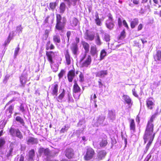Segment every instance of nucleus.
I'll list each match as a JSON object with an SVG mask.
<instances>
[{
	"label": "nucleus",
	"instance_id": "f257e3e1",
	"mask_svg": "<svg viewBox=\"0 0 161 161\" xmlns=\"http://www.w3.org/2000/svg\"><path fill=\"white\" fill-rule=\"evenodd\" d=\"M66 23V19L65 17H62L59 14H56V24L55 29L62 32L64 31Z\"/></svg>",
	"mask_w": 161,
	"mask_h": 161
},
{
	"label": "nucleus",
	"instance_id": "f03ea898",
	"mask_svg": "<svg viewBox=\"0 0 161 161\" xmlns=\"http://www.w3.org/2000/svg\"><path fill=\"white\" fill-rule=\"evenodd\" d=\"M155 133L153 134H149V133H144L143 139L144 140V142L146 143L147 141L148 142L147 144L146 147V151H147L149 149L151 144L154 140Z\"/></svg>",
	"mask_w": 161,
	"mask_h": 161
},
{
	"label": "nucleus",
	"instance_id": "7ed1b4c3",
	"mask_svg": "<svg viewBox=\"0 0 161 161\" xmlns=\"http://www.w3.org/2000/svg\"><path fill=\"white\" fill-rule=\"evenodd\" d=\"M95 153L94 150L92 147L88 148L86 151V152L84 157L85 160L88 161L94 158Z\"/></svg>",
	"mask_w": 161,
	"mask_h": 161
},
{
	"label": "nucleus",
	"instance_id": "20e7f679",
	"mask_svg": "<svg viewBox=\"0 0 161 161\" xmlns=\"http://www.w3.org/2000/svg\"><path fill=\"white\" fill-rule=\"evenodd\" d=\"M81 42L83 47L85 51V54L83 57L81 58L80 60V62H82L85 58L86 55V53L89 52L90 48V45L87 42L85 41H82Z\"/></svg>",
	"mask_w": 161,
	"mask_h": 161
},
{
	"label": "nucleus",
	"instance_id": "39448f33",
	"mask_svg": "<svg viewBox=\"0 0 161 161\" xmlns=\"http://www.w3.org/2000/svg\"><path fill=\"white\" fill-rule=\"evenodd\" d=\"M64 153L65 156L68 159H70L74 158L75 153L72 148L70 147L66 148Z\"/></svg>",
	"mask_w": 161,
	"mask_h": 161
},
{
	"label": "nucleus",
	"instance_id": "423d86ee",
	"mask_svg": "<svg viewBox=\"0 0 161 161\" xmlns=\"http://www.w3.org/2000/svg\"><path fill=\"white\" fill-rule=\"evenodd\" d=\"M85 38L87 40L90 41H93L95 39V34L94 33H91L90 31L87 29L84 33Z\"/></svg>",
	"mask_w": 161,
	"mask_h": 161
},
{
	"label": "nucleus",
	"instance_id": "0eeeda50",
	"mask_svg": "<svg viewBox=\"0 0 161 161\" xmlns=\"http://www.w3.org/2000/svg\"><path fill=\"white\" fill-rule=\"evenodd\" d=\"M70 49L73 55L75 56L78 55L79 52V49L78 45L77 43H72L70 46Z\"/></svg>",
	"mask_w": 161,
	"mask_h": 161
},
{
	"label": "nucleus",
	"instance_id": "6e6552de",
	"mask_svg": "<svg viewBox=\"0 0 161 161\" xmlns=\"http://www.w3.org/2000/svg\"><path fill=\"white\" fill-rule=\"evenodd\" d=\"M55 53L53 51H46V55L51 65L54 63L53 58L55 57Z\"/></svg>",
	"mask_w": 161,
	"mask_h": 161
},
{
	"label": "nucleus",
	"instance_id": "1a4fd4ad",
	"mask_svg": "<svg viewBox=\"0 0 161 161\" xmlns=\"http://www.w3.org/2000/svg\"><path fill=\"white\" fill-rule=\"evenodd\" d=\"M92 61V58L90 55H88L86 59L81 64V67H87L91 64Z\"/></svg>",
	"mask_w": 161,
	"mask_h": 161
},
{
	"label": "nucleus",
	"instance_id": "9d476101",
	"mask_svg": "<svg viewBox=\"0 0 161 161\" xmlns=\"http://www.w3.org/2000/svg\"><path fill=\"white\" fill-rule=\"evenodd\" d=\"M75 76V71L74 69H71L69 71L67 75L68 81L69 82H72Z\"/></svg>",
	"mask_w": 161,
	"mask_h": 161
},
{
	"label": "nucleus",
	"instance_id": "9b49d317",
	"mask_svg": "<svg viewBox=\"0 0 161 161\" xmlns=\"http://www.w3.org/2000/svg\"><path fill=\"white\" fill-rule=\"evenodd\" d=\"M27 144L29 145H36L38 143L37 138L29 136L26 140Z\"/></svg>",
	"mask_w": 161,
	"mask_h": 161
},
{
	"label": "nucleus",
	"instance_id": "f8f14e48",
	"mask_svg": "<svg viewBox=\"0 0 161 161\" xmlns=\"http://www.w3.org/2000/svg\"><path fill=\"white\" fill-rule=\"evenodd\" d=\"M125 103L127 104L130 108L133 104V102L131 98L128 95L124 94L122 96Z\"/></svg>",
	"mask_w": 161,
	"mask_h": 161
},
{
	"label": "nucleus",
	"instance_id": "ddd939ff",
	"mask_svg": "<svg viewBox=\"0 0 161 161\" xmlns=\"http://www.w3.org/2000/svg\"><path fill=\"white\" fill-rule=\"evenodd\" d=\"M152 97H150L147 99L146 101V104L148 109L152 110L153 108L154 103Z\"/></svg>",
	"mask_w": 161,
	"mask_h": 161
},
{
	"label": "nucleus",
	"instance_id": "4468645a",
	"mask_svg": "<svg viewBox=\"0 0 161 161\" xmlns=\"http://www.w3.org/2000/svg\"><path fill=\"white\" fill-rule=\"evenodd\" d=\"M58 82H55L52 85L51 94L53 95L57 96L58 94Z\"/></svg>",
	"mask_w": 161,
	"mask_h": 161
},
{
	"label": "nucleus",
	"instance_id": "2eb2a0df",
	"mask_svg": "<svg viewBox=\"0 0 161 161\" xmlns=\"http://www.w3.org/2000/svg\"><path fill=\"white\" fill-rule=\"evenodd\" d=\"M107 152L104 150H99L97 153V158L98 160H102L104 158L107 154Z\"/></svg>",
	"mask_w": 161,
	"mask_h": 161
},
{
	"label": "nucleus",
	"instance_id": "dca6fc26",
	"mask_svg": "<svg viewBox=\"0 0 161 161\" xmlns=\"http://www.w3.org/2000/svg\"><path fill=\"white\" fill-rule=\"evenodd\" d=\"M154 125L147 123L145 130V133L153 134L154 130Z\"/></svg>",
	"mask_w": 161,
	"mask_h": 161
},
{
	"label": "nucleus",
	"instance_id": "f3484780",
	"mask_svg": "<svg viewBox=\"0 0 161 161\" xmlns=\"http://www.w3.org/2000/svg\"><path fill=\"white\" fill-rule=\"evenodd\" d=\"M64 55L66 64L68 65H70L71 63V58L68 49H67L65 50Z\"/></svg>",
	"mask_w": 161,
	"mask_h": 161
},
{
	"label": "nucleus",
	"instance_id": "a211bd4d",
	"mask_svg": "<svg viewBox=\"0 0 161 161\" xmlns=\"http://www.w3.org/2000/svg\"><path fill=\"white\" fill-rule=\"evenodd\" d=\"M108 74V70H101L96 73V76L97 77H104Z\"/></svg>",
	"mask_w": 161,
	"mask_h": 161
},
{
	"label": "nucleus",
	"instance_id": "6ab92c4d",
	"mask_svg": "<svg viewBox=\"0 0 161 161\" xmlns=\"http://www.w3.org/2000/svg\"><path fill=\"white\" fill-rule=\"evenodd\" d=\"M74 84L73 86L72 91L73 93H77L80 92L81 89L77 84V81H74Z\"/></svg>",
	"mask_w": 161,
	"mask_h": 161
},
{
	"label": "nucleus",
	"instance_id": "aec40b11",
	"mask_svg": "<svg viewBox=\"0 0 161 161\" xmlns=\"http://www.w3.org/2000/svg\"><path fill=\"white\" fill-rule=\"evenodd\" d=\"M90 53L92 56L97 55L98 51L96 45H95L91 46Z\"/></svg>",
	"mask_w": 161,
	"mask_h": 161
},
{
	"label": "nucleus",
	"instance_id": "412c9836",
	"mask_svg": "<svg viewBox=\"0 0 161 161\" xmlns=\"http://www.w3.org/2000/svg\"><path fill=\"white\" fill-rule=\"evenodd\" d=\"M153 58L155 61H161V51H157L155 54L153 56Z\"/></svg>",
	"mask_w": 161,
	"mask_h": 161
},
{
	"label": "nucleus",
	"instance_id": "4be33fe9",
	"mask_svg": "<svg viewBox=\"0 0 161 161\" xmlns=\"http://www.w3.org/2000/svg\"><path fill=\"white\" fill-rule=\"evenodd\" d=\"M65 95V91L64 89H63V91L61 93H60L59 95L57 97V101L60 103H62L63 101Z\"/></svg>",
	"mask_w": 161,
	"mask_h": 161
},
{
	"label": "nucleus",
	"instance_id": "5701e85b",
	"mask_svg": "<svg viewBox=\"0 0 161 161\" xmlns=\"http://www.w3.org/2000/svg\"><path fill=\"white\" fill-rule=\"evenodd\" d=\"M108 142L107 137L103 138L99 142V145L100 147H104L108 144Z\"/></svg>",
	"mask_w": 161,
	"mask_h": 161
},
{
	"label": "nucleus",
	"instance_id": "b1692460",
	"mask_svg": "<svg viewBox=\"0 0 161 161\" xmlns=\"http://www.w3.org/2000/svg\"><path fill=\"white\" fill-rule=\"evenodd\" d=\"M45 48L47 50H53L55 48V46L53 43H51L49 40L47 42L45 46Z\"/></svg>",
	"mask_w": 161,
	"mask_h": 161
},
{
	"label": "nucleus",
	"instance_id": "393cba45",
	"mask_svg": "<svg viewBox=\"0 0 161 161\" xmlns=\"http://www.w3.org/2000/svg\"><path fill=\"white\" fill-rule=\"evenodd\" d=\"M100 32L101 33L104 34L103 37V40H104L106 42H109L110 40V37L109 35L107 33H104V31L103 30H101Z\"/></svg>",
	"mask_w": 161,
	"mask_h": 161
},
{
	"label": "nucleus",
	"instance_id": "a878e982",
	"mask_svg": "<svg viewBox=\"0 0 161 161\" xmlns=\"http://www.w3.org/2000/svg\"><path fill=\"white\" fill-rule=\"evenodd\" d=\"M130 130L135 132L136 130V125L134 119H130Z\"/></svg>",
	"mask_w": 161,
	"mask_h": 161
},
{
	"label": "nucleus",
	"instance_id": "bb28decb",
	"mask_svg": "<svg viewBox=\"0 0 161 161\" xmlns=\"http://www.w3.org/2000/svg\"><path fill=\"white\" fill-rule=\"evenodd\" d=\"M79 22L78 19L76 18H73L70 21V25L72 27L76 26Z\"/></svg>",
	"mask_w": 161,
	"mask_h": 161
},
{
	"label": "nucleus",
	"instance_id": "cd10ccee",
	"mask_svg": "<svg viewBox=\"0 0 161 161\" xmlns=\"http://www.w3.org/2000/svg\"><path fill=\"white\" fill-rule=\"evenodd\" d=\"M95 42L96 44L98 46H100L102 44L100 36L98 33L96 34V37L95 39Z\"/></svg>",
	"mask_w": 161,
	"mask_h": 161
},
{
	"label": "nucleus",
	"instance_id": "c85d7f7f",
	"mask_svg": "<svg viewBox=\"0 0 161 161\" xmlns=\"http://www.w3.org/2000/svg\"><path fill=\"white\" fill-rule=\"evenodd\" d=\"M138 19L137 18H135L133 19V20L131 21L130 23V25L132 29L134 28L136 25L138 24Z\"/></svg>",
	"mask_w": 161,
	"mask_h": 161
},
{
	"label": "nucleus",
	"instance_id": "c756f323",
	"mask_svg": "<svg viewBox=\"0 0 161 161\" xmlns=\"http://www.w3.org/2000/svg\"><path fill=\"white\" fill-rule=\"evenodd\" d=\"M29 159L30 160H33V158L35 156V152L34 149H32L29 152Z\"/></svg>",
	"mask_w": 161,
	"mask_h": 161
},
{
	"label": "nucleus",
	"instance_id": "7c9ffc66",
	"mask_svg": "<svg viewBox=\"0 0 161 161\" xmlns=\"http://www.w3.org/2000/svg\"><path fill=\"white\" fill-rule=\"evenodd\" d=\"M108 117L111 119H114L115 118V114L114 111L112 110H109L108 114Z\"/></svg>",
	"mask_w": 161,
	"mask_h": 161
},
{
	"label": "nucleus",
	"instance_id": "2f4dec72",
	"mask_svg": "<svg viewBox=\"0 0 161 161\" xmlns=\"http://www.w3.org/2000/svg\"><path fill=\"white\" fill-rule=\"evenodd\" d=\"M53 42L56 44L60 43L61 39L59 36L58 35H54L53 36Z\"/></svg>",
	"mask_w": 161,
	"mask_h": 161
},
{
	"label": "nucleus",
	"instance_id": "473e14b6",
	"mask_svg": "<svg viewBox=\"0 0 161 161\" xmlns=\"http://www.w3.org/2000/svg\"><path fill=\"white\" fill-rule=\"evenodd\" d=\"M66 5L64 2L60 3L59 6L60 13L62 14L64 13L66 9Z\"/></svg>",
	"mask_w": 161,
	"mask_h": 161
},
{
	"label": "nucleus",
	"instance_id": "72a5a7b5",
	"mask_svg": "<svg viewBox=\"0 0 161 161\" xmlns=\"http://www.w3.org/2000/svg\"><path fill=\"white\" fill-rule=\"evenodd\" d=\"M157 114V113H155L153 114L150 118L149 120L148 121L147 123L151 125H154L153 124V122L154 120L156 117Z\"/></svg>",
	"mask_w": 161,
	"mask_h": 161
},
{
	"label": "nucleus",
	"instance_id": "f704fd0d",
	"mask_svg": "<svg viewBox=\"0 0 161 161\" xmlns=\"http://www.w3.org/2000/svg\"><path fill=\"white\" fill-rule=\"evenodd\" d=\"M126 34L125 30L124 29L120 32L119 36L118 37L119 40H121L124 39L126 37Z\"/></svg>",
	"mask_w": 161,
	"mask_h": 161
},
{
	"label": "nucleus",
	"instance_id": "c9c22d12",
	"mask_svg": "<svg viewBox=\"0 0 161 161\" xmlns=\"http://www.w3.org/2000/svg\"><path fill=\"white\" fill-rule=\"evenodd\" d=\"M105 117L104 116L99 115L97 119V123L100 124H103L105 119Z\"/></svg>",
	"mask_w": 161,
	"mask_h": 161
},
{
	"label": "nucleus",
	"instance_id": "e433bc0d",
	"mask_svg": "<svg viewBox=\"0 0 161 161\" xmlns=\"http://www.w3.org/2000/svg\"><path fill=\"white\" fill-rule=\"evenodd\" d=\"M96 18L95 21L96 24L99 26H100L102 25V23L100 19L99 18L98 13H97L95 15Z\"/></svg>",
	"mask_w": 161,
	"mask_h": 161
},
{
	"label": "nucleus",
	"instance_id": "4c0bfd02",
	"mask_svg": "<svg viewBox=\"0 0 161 161\" xmlns=\"http://www.w3.org/2000/svg\"><path fill=\"white\" fill-rule=\"evenodd\" d=\"M14 136L20 139H22L23 138V136L19 129H16V133Z\"/></svg>",
	"mask_w": 161,
	"mask_h": 161
},
{
	"label": "nucleus",
	"instance_id": "58836bf2",
	"mask_svg": "<svg viewBox=\"0 0 161 161\" xmlns=\"http://www.w3.org/2000/svg\"><path fill=\"white\" fill-rule=\"evenodd\" d=\"M82 126V128L80 129V130L83 131L86 127V126L84 125V122L81 120L77 124V126L80 127Z\"/></svg>",
	"mask_w": 161,
	"mask_h": 161
},
{
	"label": "nucleus",
	"instance_id": "ea45409f",
	"mask_svg": "<svg viewBox=\"0 0 161 161\" xmlns=\"http://www.w3.org/2000/svg\"><path fill=\"white\" fill-rule=\"evenodd\" d=\"M107 52L104 49L102 50L100 53V60L103 59L104 57L106 56Z\"/></svg>",
	"mask_w": 161,
	"mask_h": 161
},
{
	"label": "nucleus",
	"instance_id": "a19ab883",
	"mask_svg": "<svg viewBox=\"0 0 161 161\" xmlns=\"http://www.w3.org/2000/svg\"><path fill=\"white\" fill-rule=\"evenodd\" d=\"M15 119L17 121L19 122L23 126L25 125V123L24 121L21 117L19 116H17L15 118Z\"/></svg>",
	"mask_w": 161,
	"mask_h": 161
},
{
	"label": "nucleus",
	"instance_id": "79ce46f5",
	"mask_svg": "<svg viewBox=\"0 0 161 161\" xmlns=\"http://www.w3.org/2000/svg\"><path fill=\"white\" fill-rule=\"evenodd\" d=\"M50 30L46 29L45 30V32L43 35L42 38L43 39L46 40L48 36Z\"/></svg>",
	"mask_w": 161,
	"mask_h": 161
},
{
	"label": "nucleus",
	"instance_id": "37998d69",
	"mask_svg": "<svg viewBox=\"0 0 161 161\" xmlns=\"http://www.w3.org/2000/svg\"><path fill=\"white\" fill-rule=\"evenodd\" d=\"M105 25L106 27L110 30L113 29L114 25V23L112 22L106 23Z\"/></svg>",
	"mask_w": 161,
	"mask_h": 161
},
{
	"label": "nucleus",
	"instance_id": "c03bdc74",
	"mask_svg": "<svg viewBox=\"0 0 161 161\" xmlns=\"http://www.w3.org/2000/svg\"><path fill=\"white\" fill-rule=\"evenodd\" d=\"M16 129H15L14 127H11L9 129V132L11 136H14L16 134Z\"/></svg>",
	"mask_w": 161,
	"mask_h": 161
},
{
	"label": "nucleus",
	"instance_id": "a18cd8bd",
	"mask_svg": "<svg viewBox=\"0 0 161 161\" xmlns=\"http://www.w3.org/2000/svg\"><path fill=\"white\" fill-rule=\"evenodd\" d=\"M57 5L56 2H51L49 3V7L52 10H53Z\"/></svg>",
	"mask_w": 161,
	"mask_h": 161
},
{
	"label": "nucleus",
	"instance_id": "49530a36",
	"mask_svg": "<svg viewBox=\"0 0 161 161\" xmlns=\"http://www.w3.org/2000/svg\"><path fill=\"white\" fill-rule=\"evenodd\" d=\"M14 109V105H10L6 110V111H8L10 114H12Z\"/></svg>",
	"mask_w": 161,
	"mask_h": 161
},
{
	"label": "nucleus",
	"instance_id": "de8ad7c7",
	"mask_svg": "<svg viewBox=\"0 0 161 161\" xmlns=\"http://www.w3.org/2000/svg\"><path fill=\"white\" fill-rule=\"evenodd\" d=\"M79 81L80 82H82L84 81L85 79L84 77L83 74L82 72H80V74L79 75Z\"/></svg>",
	"mask_w": 161,
	"mask_h": 161
},
{
	"label": "nucleus",
	"instance_id": "09e8293b",
	"mask_svg": "<svg viewBox=\"0 0 161 161\" xmlns=\"http://www.w3.org/2000/svg\"><path fill=\"white\" fill-rule=\"evenodd\" d=\"M6 143L5 139L3 137L0 138V148L3 147Z\"/></svg>",
	"mask_w": 161,
	"mask_h": 161
},
{
	"label": "nucleus",
	"instance_id": "8fccbe9b",
	"mask_svg": "<svg viewBox=\"0 0 161 161\" xmlns=\"http://www.w3.org/2000/svg\"><path fill=\"white\" fill-rule=\"evenodd\" d=\"M65 73V71L64 69H61L58 75V77L59 79L62 78L64 75Z\"/></svg>",
	"mask_w": 161,
	"mask_h": 161
},
{
	"label": "nucleus",
	"instance_id": "3c124183",
	"mask_svg": "<svg viewBox=\"0 0 161 161\" xmlns=\"http://www.w3.org/2000/svg\"><path fill=\"white\" fill-rule=\"evenodd\" d=\"M20 81L22 85L24 86L26 82V80L25 78L22 76L20 78Z\"/></svg>",
	"mask_w": 161,
	"mask_h": 161
},
{
	"label": "nucleus",
	"instance_id": "603ef678",
	"mask_svg": "<svg viewBox=\"0 0 161 161\" xmlns=\"http://www.w3.org/2000/svg\"><path fill=\"white\" fill-rule=\"evenodd\" d=\"M13 150V148L11 147L10 148L8 152L7 153L6 156L7 158H9L10 157L12 156V153Z\"/></svg>",
	"mask_w": 161,
	"mask_h": 161
},
{
	"label": "nucleus",
	"instance_id": "864d4df0",
	"mask_svg": "<svg viewBox=\"0 0 161 161\" xmlns=\"http://www.w3.org/2000/svg\"><path fill=\"white\" fill-rule=\"evenodd\" d=\"M43 153L45 156L48 157V156H49L50 154V151L48 148H46L45 149Z\"/></svg>",
	"mask_w": 161,
	"mask_h": 161
},
{
	"label": "nucleus",
	"instance_id": "5fc2aeb1",
	"mask_svg": "<svg viewBox=\"0 0 161 161\" xmlns=\"http://www.w3.org/2000/svg\"><path fill=\"white\" fill-rule=\"evenodd\" d=\"M14 33L12 34H11V33H10L9 34V35L7 38V41H8V42H10L11 40L13 39V34Z\"/></svg>",
	"mask_w": 161,
	"mask_h": 161
},
{
	"label": "nucleus",
	"instance_id": "6e6d98bb",
	"mask_svg": "<svg viewBox=\"0 0 161 161\" xmlns=\"http://www.w3.org/2000/svg\"><path fill=\"white\" fill-rule=\"evenodd\" d=\"M68 127H67L65 125L64 127L62 128L60 130L61 133H64L65 131H66L68 130Z\"/></svg>",
	"mask_w": 161,
	"mask_h": 161
},
{
	"label": "nucleus",
	"instance_id": "4d7b16f0",
	"mask_svg": "<svg viewBox=\"0 0 161 161\" xmlns=\"http://www.w3.org/2000/svg\"><path fill=\"white\" fill-rule=\"evenodd\" d=\"M19 49L20 48L19 47V46L15 48L14 52V56L15 57H16V56L17 55L19 51Z\"/></svg>",
	"mask_w": 161,
	"mask_h": 161
},
{
	"label": "nucleus",
	"instance_id": "13d9d810",
	"mask_svg": "<svg viewBox=\"0 0 161 161\" xmlns=\"http://www.w3.org/2000/svg\"><path fill=\"white\" fill-rule=\"evenodd\" d=\"M22 27L21 25H20L16 27V31L19 33L22 31Z\"/></svg>",
	"mask_w": 161,
	"mask_h": 161
},
{
	"label": "nucleus",
	"instance_id": "bf43d9fd",
	"mask_svg": "<svg viewBox=\"0 0 161 161\" xmlns=\"http://www.w3.org/2000/svg\"><path fill=\"white\" fill-rule=\"evenodd\" d=\"M122 23L124 26L127 29H129V27L126 21L124 19L123 20Z\"/></svg>",
	"mask_w": 161,
	"mask_h": 161
},
{
	"label": "nucleus",
	"instance_id": "052dcab7",
	"mask_svg": "<svg viewBox=\"0 0 161 161\" xmlns=\"http://www.w3.org/2000/svg\"><path fill=\"white\" fill-rule=\"evenodd\" d=\"M118 25L119 27H121L122 26V21L121 19L119 17L118 19Z\"/></svg>",
	"mask_w": 161,
	"mask_h": 161
},
{
	"label": "nucleus",
	"instance_id": "680f3d73",
	"mask_svg": "<svg viewBox=\"0 0 161 161\" xmlns=\"http://www.w3.org/2000/svg\"><path fill=\"white\" fill-rule=\"evenodd\" d=\"M45 149L43 147L40 148L38 150V153L40 154H42L44 153V151Z\"/></svg>",
	"mask_w": 161,
	"mask_h": 161
},
{
	"label": "nucleus",
	"instance_id": "e2e57ef3",
	"mask_svg": "<svg viewBox=\"0 0 161 161\" xmlns=\"http://www.w3.org/2000/svg\"><path fill=\"white\" fill-rule=\"evenodd\" d=\"M71 35V32L70 31H67V32L66 33V36H67V37L68 38V41H69V39Z\"/></svg>",
	"mask_w": 161,
	"mask_h": 161
},
{
	"label": "nucleus",
	"instance_id": "0e129e2a",
	"mask_svg": "<svg viewBox=\"0 0 161 161\" xmlns=\"http://www.w3.org/2000/svg\"><path fill=\"white\" fill-rule=\"evenodd\" d=\"M50 18L49 16H48L45 19L44 21V24H46L49 23V18Z\"/></svg>",
	"mask_w": 161,
	"mask_h": 161
},
{
	"label": "nucleus",
	"instance_id": "69168bd1",
	"mask_svg": "<svg viewBox=\"0 0 161 161\" xmlns=\"http://www.w3.org/2000/svg\"><path fill=\"white\" fill-rule=\"evenodd\" d=\"M143 25L142 24H140L137 27V30L139 31L141 30L143 28Z\"/></svg>",
	"mask_w": 161,
	"mask_h": 161
},
{
	"label": "nucleus",
	"instance_id": "338daca9",
	"mask_svg": "<svg viewBox=\"0 0 161 161\" xmlns=\"http://www.w3.org/2000/svg\"><path fill=\"white\" fill-rule=\"evenodd\" d=\"M24 156L22 154H21L20 155L19 161H24Z\"/></svg>",
	"mask_w": 161,
	"mask_h": 161
},
{
	"label": "nucleus",
	"instance_id": "774afa93",
	"mask_svg": "<svg viewBox=\"0 0 161 161\" xmlns=\"http://www.w3.org/2000/svg\"><path fill=\"white\" fill-rule=\"evenodd\" d=\"M132 92L133 95L135 97H138V95L136 93L135 89H134L132 90Z\"/></svg>",
	"mask_w": 161,
	"mask_h": 161
}]
</instances>
